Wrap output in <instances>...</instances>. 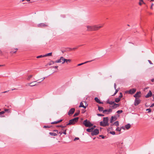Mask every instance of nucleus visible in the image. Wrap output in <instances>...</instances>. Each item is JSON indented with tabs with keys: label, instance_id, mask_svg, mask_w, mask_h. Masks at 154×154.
Instances as JSON below:
<instances>
[{
	"label": "nucleus",
	"instance_id": "obj_1",
	"mask_svg": "<svg viewBox=\"0 0 154 154\" xmlns=\"http://www.w3.org/2000/svg\"><path fill=\"white\" fill-rule=\"evenodd\" d=\"M103 26V25H101L99 26L96 25L92 26H86L87 28V30L89 31H97L100 28L102 27Z\"/></svg>",
	"mask_w": 154,
	"mask_h": 154
},
{
	"label": "nucleus",
	"instance_id": "obj_2",
	"mask_svg": "<svg viewBox=\"0 0 154 154\" xmlns=\"http://www.w3.org/2000/svg\"><path fill=\"white\" fill-rule=\"evenodd\" d=\"M109 118L108 117H104L103 118V122L101 121L100 122V125L103 127H105L109 125L108 121Z\"/></svg>",
	"mask_w": 154,
	"mask_h": 154
},
{
	"label": "nucleus",
	"instance_id": "obj_3",
	"mask_svg": "<svg viewBox=\"0 0 154 154\" xmlns=\"http://www.w3.org/2000/svg\"><path fill=\"white\" fill-rule=\"evenodd\" d=\"M79 119V118L78 117H77L70 120L69 121V123H67L66 125H74L75 124V122H77L78 121Z\"/></svg>",
	"mask_w": 154,
	"mask_h": 154
},
{
	"label": "nucleus",
	"instance_id": "obj_4",
	"mask_svg": "<svg viewBox=\"0 0 154 154\" xmlns=\"http://www.w3.org/2000/svg\"><path fill=\"white\" fill-rule=\"evenodd\" d=\"M83 124L86 127H90L93 125V124L91 123L89 120H88L87 119L84 120L83 122Z\"/></svg>",
	"mask_w": 154,
	"mask_h": 154
},
{
	"label": "nucleus",
	"instance_id": "obj_5",
	"mask_svg": "<svg viewBox=\"0 0 154 154\" xmlns=\"http://www.w3.org/2000/svg\"><path fill=\"white\" fill-rule=\"evenodd\" d=\"M99 133V130L97 129H95L91 133L92 136L96 135Z\"/></svg>",
	"mask_w": 154,
	"mask_h": 154
},
{
	"label": "nucleus",
	"instance_id": "obj_6",
	"mask_svg": "<svg viewBox=\"0 0 154 154\" xmlns=\"http://www.w3.org/2000/svg\"><path fill=\"white\" fill-rule=\"evenodd\" d=\"M140 102L141 100H140L136 98L134 100V104L135 106H137L140 103Z\"/></svg>",
	"mask_w": 154,
	"mask_h": 154
},
{
	"label": "nucleus",
	"instance_id": "obj_7",
	"mask_svg": "<svg viewBox=\"0 0 154 154\" xmlns=\"http://www.w3.org/2000/svg\"><path fill=\"white\" fill-rule=\"evenodd\" d=\"M141 92L140 91H138L134 95V97H135L136 98H139L141 96Z\"/></svg>",
	"mask_w": 154,
	"mask_h": 154
},
{
	"label": "nucleus",
	"instance_id": "obj_8",
	"mask_svg": "<svg viewBox=\"0 0 154 154\" xmlns=\"http://www.w3.org/2000/svg\"><path fill=\"white\" fill-rule=\"evenodd\" d=\"M136 90L135 88H132V89H130L129 90L127 91V92H128L130 94H132L136 92Z\"/></svg>",
	"mask_w": 154,
	"mask_h": 154
},
{
	"label": "nucleus",
	"instance_id": "obj_9",
	"mask_svg": "<svg viewBox=\"0 0 154 154\" xmlns=\"http://www.w3.org/2000/svg\"><path fill=\"white\" fill-rule=\"evenodd\" d=\"M75 111V109L74 108H72L68 112V115H70L73 114Z\"/></svg>",
	"mask_w": 154,
	"mask_h": 154
},
{
	"label": "nucleus",
	"instance_id": "obj_10",
	"mask_svg": "<svg viewBox=\"0 0 154 154\" xmlns=\"http://www.w3.org/2000/svg\"><path fill=\"white\" fill-rule=\"evenodd\" d=\"M152 95V93L151 91H149V93L145 96V97L147 98L151 97Z\"/></svg>",
	"mask_w": 154,
	"mask_h": 154
},
{
	"label": "nucleus",
	"instance_id": "obj_11",
	"mask_svg": "<svg viewBox=\"0 0 154 154\" xmlns=\"http://www.w3.org/2000/svg\"><path fill=\"white\" fill-rule=\"evenodd\" d=\"M117 119V118L116 116H112L111 117L110 122L112 123L113 121H116Z\"/></svg>",
	"mask_w": 154,
	"mask_h": 154
},
{
	"label": "nucleus",
	"instance_id": "obj_12",
	"mask_svg": "<svg viewBox=\"0 0 154 154\" xmlns=\"http://www.w3.org/2000/svg\"><path fill=\"white\" fill-rule=\"evenodd\" d=\"M119 106L120 105L119 104H116L114 102L113 105L112 106V108L113 109H115Z\"/></svg>",
	"mask_w": 154,
	"mask_h": 154
},
{
	"label": "nucleus",
	"instance_id": "obj_13",
	"mask_svg": "<svg viewBox=\"0 0 154 154\" xmlns=\"http://www.w3.org/2000/svg\"><path fill=\"white\" fill-rule=\"evenodd\" d=\"M38 26L39 27H45L47 26L44 23H41L38 24Z\"/></svg>",
	"mask_w": 154,
	"mask_h": 154
},
{
	"label": "nucleus",
	"instance_id": "obj_14",
	"mask_svg": "<svg viewBox=\"0 0 154 154\" xmlns=\"http://www.w3.org/2000/svg\"><path fill=\"white\" fill-rule=\"evenodd\" d=\"M63 57H61L60 59L59 60H57L55 61L56 63H59L62 62V60H63Z\"/></svg>",
	"mask_w": 154,
	"mask_h": 154
},
{
	"label": "nucleus",
	"instance_id": "obj_15",
	"mask_svg": "<svg viewBox=\"0 0 154 154\" xmlns=\"http://www.w3.org/2000/svg\"><path fill=\"white\" fill-rule=\"evenodd\" d=\"M94 100L97 103L100 104H102L103 103L102 102H101L100 100L97 97H95L94 98Z\"/></svg>",
	"mask_w": 154,
	"mask_h": 154
},
{
	"label": "nucleus",
	"instance_id": "obj_16",
	"mask_svg": "<svg viewBox=\"0 0 154 154\" xmlns=\"http://www.w3.org/2000/svg\"><path fill=\"white\" fill-rule=\"evenodd\" d=\"M64 60V62H63L62 63V64L64 63L65 62H66L67 63H70L71 61V60L70 59H64L63 60Z\"/></svg>",
	"mask_w": 154,
	"mask_h": 154
},
{
	"label": "nucleus",
	"instance_id": "obj_17",
	"mask_svg": "<svg viewBox=\"0 0 154 154\" xmlns=\"http://www.w3.org/2000/svg\"><path fill=\"white\" fill-rule=\"evenodd\" d=\"M62 121H63V120L60 119V120L57 121H54V122H52L51 123V124H57V123H59L62 122Z\"/></svg>",
	"mask_w": 154,
	"mask_h": 154
},
{
	"label": "nucleus",
	"instance_id": "obj_18",
	"mask_svg": "<svg viewBox=\"0 0 154 154\" xmlns=\"http://www.w3.org/2000/svg\"><path fill=\"white\" fill-rule=\"evenodd\" d=\"M98 107V110L99 111H103V108L102 107H100L99 105H97Z\"/></svg>",
	"mask_w": 154,
	"mask_h": 154
},
{
	"label": "nucleus",
	"instance_id": "obj_19",
	"mask_svg": "<svg viewBox=\"0 0 154 154\" xmlns=\"http://www.w3.org/2000/svg\"><path fill=\"white\" fill-rule=\"evenodd\" d=\"M131 127V125L130 124H128L125 125V128L127 129H128Z\"/></svg>",
	"mask_w": 154,
	"mask_h": 154
},
{
	"label": "nucleus",
	"instance_id": "obj_20",
	"mask_svg": "<svg viewBox=\"0 0 154 154\" xmlns=\"http://www.w3.org/2000/svg\"><path fill=\"white\" fill-rule=\"evenodd\" d=\"M79 107H82L84 108L85 109L86 108V106H85L83 105V103H82V102H81L80 103V105L79 106Z\"/></svg>",
	"mask_w": 154,
	"mask_h": 154
},
{
	"label": "nucleus",
	"instance_id": "obj_21",
	"mask_svg": "<svg viewBox=\"0 0 154 154\" xmlns=\"http://www.w3.org/2000/svg\"><path fill=\"white\" fill-rule=\"evenodd\" d=\"M115 125L116 126H118L119 125V122L118 121H116L114 123L111 124V125L112 126Z\"/></svg>",
	"mask_w": 154,
	"mask_h": 154
},
{
	"label": "nucleus",
	"instance_id": "obj_22",
	"mask_svg": "<svg viewBox=\"0 0 154 154\" xmlns=\"http://www.w3.org/2000/svg\"><path fill=\"white\" fill-rule=\"evenodd\" d=\"M49 134L51 136H56L57 135V134L56 133L53 132H50Z\"/></svg>",
	"mask_w": 154,
	"mask_h": 154
},
{
	"label": "nucleus",
	"instance_id": "obj_23",
	"mask_svg": "<svg viewBox=\"0 0 154 154\" xmlns=\"http://www.w3.org/2000/svg\"><path fill=\"white\" fill-rule=\"evenodd\" d=\"M92 60H91V61H86L84 63H80V64H78L77 66H80L81 65H82L84 64H85V63H87L88 62H90L91 61H92Z\"/></svg>",
	"mask_w": 154,
	"mask_h": 154
},
{
	"label": "nucleus",
	"instance_id": "obj_24",
	"mask_svg": "<svg viewBox=\"0 0 154 154\" xmlns=\"http://www.w3.org/2000/svg\"><path fill=\"white\" fill-rule=\"evenodd\" d=\"M52 53L51 52L49 53H48L47 54H45L44 55V56L45 57H47V56H51L52 55Z\"/></svg>",
	"mask_w": 154,
	"mask_h": 154
},
{
	"label": "nucleus",
	"instance_id": "obj_25",
	"mask_svg": "<svg viewBox=\"0 0 154 154\" xmlns=\"http://www.w3.org/2000/svg\"><path fill=\"white\" fill-rule=\"evenodd\" d=\"M80 112V111L79 110L77 112H76L74 114V116L75 117V116H78Z\"/></svg>",
	"mask_w": 154,
	"mask_h": 154
},
{
	"label": "nucleus",
	"instance_id": "obj_26",
	"mask_svg": "<svg viewBox=\"0 0 154 154\" xmlns=\"http://www.w3.org/2000/svg\"><path fill=\"white\" fill-rule=\"evenodd\" d=\"M120 100V98L118 97L116 98L115 99V101L116 103H118Z\"/></svg>",
	"mask_w": 154,
	"mask_h": 154
},
{
	"label": "nucleus",
	"instance_id": "obj_27",
	"mask_svg": "<svg viewBox=\"0 0 154 154\" xmlns=\"http://www.w3.org/2000/svg\"><path fill=\"white\" fill-rule=\"evenodd\" d=\"M103 113H106L107 114H109V112H108V109H105L104 110H103Z\"/></svg>",
	"mask_w": 154,
	"mask_h": 154
},
{
	"label": "nucleus",
	"instance_id": "obj_28",
	"mask_svg": "<svg viewBox=\"0 0 154 154\" xmlns=\"http://www.w3.org/2000/svg\"><path fill=\"white\" fill-rule=\"evenodd\" d=\"M32 76H33V75H29L28 76L27 78V80L28 81L30 80V79L32 77Z\"/></svg>",
	"mask_w": 154,
	"mask_h": 154
},
{
	"label": "nucleus",
	"instance_id": "obj_29",
	"mask_svg": "<svg viewBox=\"0 0 154 154\" xmlns=\"http://www.w3.org/2000/svg\"><path fill=\"white\" fill-rule=\"evenodd\" d=\"M54 63H55V62H54L52 60H51L49 62V65H52L54 64Z\"/></svg>",
	"mask_w": 154,
	"mask_h": 154
},
{
	"label": "nucleus",
	"instance_id": "obj_30",
	"mask_svg": "<svg viewBox=\"0 0 154 154\" xmlns=\"http://www.w3.org/2000/svg\"><path fill=\"white\" fill-rule=\"evenodd\" d=\"M32 83H29L28 84H27V85H26V86H27V85H29L31 87H33L34 86H35V85H37L36 84H35L34 85H30V84H31Z\"/></svg>",
	"mask_w": 154,
	"mask_h": 154
},
{
	"label": "nucleus",
	"instance_id": "obj_31",
	"mask_svg": "<svg viewBox=\"0 0 154 154\" xmlns=\"http://www.w3.org/2000/svg\"><path fill=\"white\" fill-rule=\"evenodd\" d=\"M56 127H60L63 128H64L66 127V126H63L62 125H57V126H56Z\"/></svg>",
	"mask_w": 154,
	"mask_h": 154
},
{
	"label": "nucleus",
	"instance_id": "obj_32",
	"mask_svg": "<svg viewBox=\"0 0 154 154\" xmlns=\"http://www.w3.org/2000/svg\"><path fill=\"white\" fill-rule=\"evenodd\" d=\"M15 50H16V51H11V52H10V53L11 54H13V53H16V51H17L18 50V49L17 48H16L15 49Z\"/></svg>",
	"mask_w": 154,
	"mask_h": 154
},
{
	"label": "nucleus",
	"instance_id": "obj_33",
	"mask_svg": "<svg viewBox=\"0 0 154 154\" xmlns=\"http://www.w3.org/2000/svg\"><path fill=\"white\" fill-rule=\"evenodd\" d=\"M51 126H52L45 125L43 126V128H51Z\"/></svg>",
	"mask_w": 154,
	"mask_h": 154
},
{
	"label": "nucleus",
	"instance_id": "obj_34",
	"mask_svg": "<svg viewBox=\"0 0 154 154\" xmlns=\"http://www.w3.org/2000/svg\"><path fill=\"white\" fill-rule=\"evenodd\" d=\"M123 112V111L122 110H119L117 111L116 112L118 114H120Z\"/></svg>",
	"mask_w": 154,
	"mask_h": 154
},
{
	"label": "nucleus",
	"instance_id": "obj_35",
	"mask_svg": "<svg viewBox=\"0 0 154 154\" xmlns=\"http://www.w3.org/2000/svg\"><path fill=\"white\" fill-rule=\"evenodd\" d=\"M109 133L111 134H112V135H115L116 133H115V131H110L109 132Z\"/></svg>",
	"mask_w": 154,
	"mask_h": 154
},
{
	"label": "nucleus",
	"instance_id": "obj_36",
	"mask_svg": "<svg viewBox=\"0 0 154 154\" xmlns=\"http://www.w3.org/2000/svg\"><path fill=\"white\" fill-rule=\"evenodd\" d=\"M45 57V56H44V55H41L37 56L36 57V58H41V57Z\"/></svg>",
	"mask_w": 154,
	"mask_h": 154
},
{
	"label": "nucleus",
	"instance_id": "obj_37",
	"mask_svg": "<svg viewBox=\"0 0 154 154\" xmlns=\"http://www.w3.org/2000/svg\"><path fill=\"white\" fill-rule=\"evenodd\" d=\"M4 111L5 112H10V111L9 109H5V110H4Z\"/></svg>",
	"mask_w": 154,
	"mask_h": 154
},
{
	"label": "nucleus",
	"instance_id": "obj_38",
	"mask_svg": "<svg viewBox=\"0 0 154 154\" xmlns=\"http://www.w3.org/2000/svg\"><path fill=\"white\" fill-rule=\"evenodd\" d=\"M116 131H120L121 130V129L120 128H119V127H117L116 129Z\"/></svg>",
	"mask_w": 154,
	"mask_h": 154
},
{
	"label": "nucleus",
	"instance_id": "obj_39",
	"mask_svg": "<svg viewBox=\"0 0 154 154\" xmlns=\"http://www.w3.org/2000/svg\"><path fill=\"white\" fill-rule=\"evenodd\" d=\"M97 115L99 116H103L104 115L101 114H97Z\"/></svg>",
	"mask_w": 154,
	"mask_h": 154
},
{
	"label": "nucleus",
	"instance_id": "obj_40",
	"mask_svg": "<svg viewBox=\"0 0 154 154\" xmlns=\"http://www.w3.org/2000/svg\"><path fill=\"white\" fill-rule=\"evenodd\" d=\"M146 111H148L147 112L149 113L151 112V109H146Z\"/></svg>",
	"mask_w": 154,
	"mask_h": 154
},
{
	"label": "nucleus",
	"instance_id": "obj_41",
	"mask_svg": "<svg viewBox=\"0 0 154 154\" xmlns=\"http://www.w3.org/2000/svg\"><path fill=\"white\" fill-rule=\"evenodd\" d=\"M122 93L121 92H120V95L119 97V98H120V99L122 98Z\"/></svg>",
	"mask_w": 154,
	"mask_h": 154
},
{
	"label": "nucleus",
	"instance_id": "obj_42",
	"mask_svg": "<svg viewBox=\"0 0 154 154\" xmlns=\"http://www.w3.org/2000/svg\"><path fill=\"white\" fill-rule=\"evenodd\" d=\"M86 131L88 132H92V131H91L90 128H88L86 129Z\"/></svg>",
	"mask_w": 154,
	"mask_h": 154
},
{
	"label": "nucleus",
	"instance_id": "obj_43",
	"mask_svg": "<svg viewBox=\"0 0 154 154\" xmlns=\"http://www.w3.org/2000/svg\"><path fill=\"white\" fill-rule=\"evenodd\" d=\"M114 103V101H110V102L109 103V104L110 105H112V104H113Z\"/></svg>",
	"mask_w": 154,
	"mask_h": 154
},
{
	"label": "nucleus",
	"instance_id": "obj_44",
	"mask_svg": "<svg viewBox=\"0 0 154 154\" xmlns=\"http://www.w3.org/2000/svg\"><path fill=\"white\" fill-rule=\"evenodd\" d=\"M77 48H70V50H75Z\"/></svg>",
	"mask_w": 154,
	"mask_h": 154
},
{
	"label": "nucleus",
	"instance_id": "obj_45",
	"mask_svg": "<svg viewBox=\"0 0 154 154\" xmlns=\"http://www.w3.org/2000/svg\"><path fill=\"white\" fill-rule=\"evenodd\" d=\"M108 112L109 113V112H111L112 111V110L111 109H108Z\"/></svg>",
	"mask_w": 154,
	"mask_h": 154
},
{
	"label": "nucleus",
	"instance_id": "obj_46",
	"mask_svg": "<svg viewBox=\"0 0 154 154\" xmlns=\"http://www.w3.org/2000/svg\"><path fill=\"white\" fill-rule=\"evenodd\" d=\"M66 130H67V129L64 130L63 132V134H64L65 135L66 134Z\"/></svg>",
	"mask_w": 154,
	"mask_h": 154
},
{
	"label": "nucleus",
	"instance_id": "obj_47",
	"mask_svg": "<svg viewBox=\"0 0 154 154\" xmlns=\"http://www.w3.org/2000/svg\"><path fill=\"white\" fill-rule=\"evenodd\" d=\"M5 113V111H2L0 112V115H2Z\"/></svg>",
	"mask_w": 154,
	"mask_h": 154
},
{
	"label": "nucleus",
	"instance_id": "obj_48",
	"mask_svg": "<svg viewBox=\"0 0 154 154\" xmlns=\"http://www.w3.org/2000/svg\"><path fill=\"white\" fill-rule=\"evenodd\" d=\"M79 139V138L78 137H75L74 140V141H75L77 140H78Z\"/></svg>",
	"mask_w": 154,
	"mask_h": 154
},
{
	"label": "nucleus",
	"instance_id": "obj_49",
	"mask_svg": "<svg viewBox=\"0 0 154 154\" xmlns=\"http://www.w3.org/2000/svg\"><path fill=\"white\" fill-rule=\"evenodd\" d=\"M100 137H101L102 139L104 138V137L103 135H101L99 136Z\"/></svg>",
	"mask_w": 154,
	"mask_h": 154
},
{
	"label": "nucleus",
	"instance_id": "obj_50",
	"mask_svg": "<svg viewBox=\"0 0 154 154\" xmlns=\"http://www.w3.org/2000/svg\"><path fill=\"white\" fill-rule=\"evenodd\" d=\"M119 88H118L117 89H115L116 91H115V92H116V93H117L118 92L119 90Z\"/></svg>",
	"mask_w": 154,
	"mask_h": 154
},
{
	"label": "nucleus",
	"instance_id": "obj_51",
	"mask_svg": "<svg viewBox=\"0 0 154 154\" xmlns=\"http://www.w3.org/2000/svg\"><path fill=\"white\" fill-rule=\"evenodd\" d=\"M120 128L121 129V130L122 129H123V130H125V127H124L122 126V127H121V128Z\"/></svg>",
	"mask_w": 154,
	"mask_h": 154
},
{
	"label": "nucleus",
	"instance_id": "obj_52",
	"mask_svg": "<svg viewBox=\"0 0 154 154\" xmlns=\"http://www.w3.org/2000/svg\"><path fill=\"white\" fill-rule=\"evenodd\" d=\"M148 61L149 62V63L151 64H152V62L150 60H148Z\"/></svg>",
	"mask_w": 154,
	"mask_h": 154
},
{
	"label": "nucleus",
	"instance_id": "obj_53",
	"mask_svg": "<svg viewBox=\"0 0 154 154\" xmlns=\"http://www.w3.org/2000/svg\"><path fill=\"white\" fill-rule=\"evenodd\" d=\"M54 131L55 132H57V133H58V131L57 130H54L53 131Z\"/></svg>",
	"mask_w": 154,
	"mask_h": 154
},
{
	"label": "nucleus",
	"instance_id": "obj_54",
	"mask_svg": "<svg viewBox=\"0 0 154 154\" xmlns=\"http://www.w3.org/2000/svg\"><path fill=\"white\" fill-rule=\"evenodd\" d=\"M116 83H115L114 84V87L115 89H116Z\"/></svg>",
	"mask_w": 154,
	"mask_h": 154
},
{
	"label": "nucleus",
	"instance_id": "obj_55",
	"mask_svg": "<svg viewBox=\"0 0 154 154\" xmlns=\"http://www.w3.org/2000/svg\"><path fill=\"white\" fill-rule=\"evenodd\" d=\"M154 106V103H152L150 106V107H152L153 106Z\"/></svg>",
	"mask_w": 154,
	"mask_h": 154
},
{
	"label": "nucleus",
	"instance_id": "obj_56",
	"mask_svg": "<svg viewBox=\"0 0 154 154\" xmlns=\"http://www.w3.org/2000/svg\"><path fill=\"white\" fill-rule=\"evenodd\" d=\"M90 129H91V131H92H92H93L94 130V128L93 127H92V128H91Z\"/></svg>",
	"mask_w": 154,
	"mask_h": 154
},
{
	"label": "nucleus",
	"instance_id": "obj_57",
	"mask_svg": "<svg viewBox=\"0 0 154 154\" xmlns=\"http://www.w3.org/2000/svg\"><path fill=\"white\" fill-rule=\"evenodd\" d=\"M58 67V66H53V68H54L57 69Z\"/></svg>",
	"mask_w": 154,
	"mask_h": 154
},
{
	"label": "nucleus",
	"instance_id": "obj_58",
	"mask_svg": "<svg viewBox=\"0 0 154 154\" xmlns=\"http://www.w3.org/2000/svg\"><path fill=\"white\" fill-rule=\"evenodd\" d=\"M153 3H152L151 5V6L150 7V8L151 9H152V6H153Z\"/></svg>",
	"mask_w": 154,
	"mask_h": 154
},
{
	"label": "nucleus",
	"instance_id": "obj_59",
	"mask_svg": "<svg viewBox=\"0 0 154 154\" xmlns=\"http://www.w3.org/2000/svg\"><path fill=\"white\" fill-rule=\"evenodd\" d=\"M8 91H4V92H2V93H6V92H7Z\"/></svg>",
	"mask_w": 154,
	"mask_h": 154
},
{
	"label": "nucleus",
	"instance_id": "obj_60",
	"mask_svg": "<svg viewBox=\"0 0 154 154\" xmlns=\"http://www.w3.org/2000/svg\"><path fill=\"white\" fill-rule=\"evenodd\" d=\"M60 135L63 134V132L62 131H60L59 133Z\"/></svg>",
	"mask_w": 154,
	"mask_h": 154
},
{
	"label": "nucleus",
	"instance_id": "obj_61",
	"mask_svg": "<svg viewBox=\"0 0 154 154\" xmlns=\"http://www.w3.org/2000/svg\"><path fill=\"white\" fill-rule=\"evenodd\" d=\"M140 1L142 2L143 4H145V3L143 2V0H140Z\"/></svg>",
	"mask_w": 154,
	"mask_h": 154
},
{
	"label": "nucleus",
	"instance_id": "obj_62",
	"mask_svg": "<svg viewBox=\"0 0 154 154\" xmlns=\"http://www.w3.org/2000/svg\"><path fill=\"white\" fill-rule=\"evenodd\" d=\"M151 81L152 82H154V79H152L151 80Z\"/></svg>",
	"mask_w": 154,
	"mask_h": 154
},
{
	"label": "nucleus",
	"instance_id": "obj_63",
	"mask_svg": "<svg viewBox=\"0 0 154 154\" xmlns=\"http://www.w3.org/2000/svg\"><path fill=\"white\" fill-rule=\"evenodd\" d=\"M107 103H109H109L110 102V101H109V100H108L107 101Z\"/></svg>",
	"mask_w": 154,
	"mask_h": 154
},
{
	"label": "nucleus",
	"instance_id": "obj_64",
	"mask_svg": "<svg viewBox=\"0 0 154 154\" xmlns=\"http://www.w3.org/2000/svg\"><path fill=\"white\" fill-rule=\"evenodd\" d=\"M139 4L140 5H142V3L140 2L139 3Z\"/></svg>",
	"mask_w": 154,
	"mask_h": 154
}]
</instances>
